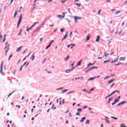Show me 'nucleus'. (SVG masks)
I'll return each instance as SVG.
<instances>
[{
    "instance_id": "1",
    "label": "nucleus",
    "mask_w": 127,
    "mask_h": 127,
    "mask_svg": "<svg viewBox=\"0 0 127 127\" xmlns=\"http://www.w3.org/2000/svg\"><path fill=\"white\" fill-rule=\"evenodd\" d=\"M21 20H22V15L21 14L19 17V21L17 26V28H18V27H19V25H20V23H21Z\"/></svg>"
},
{
    "instance_id": "2",
    "label": "nucleus",
    "mask_w": 127,
    "mask_h": 127,
    "mask_svg": "<svg viewBox=\"0 0 127 127\" xmlns=\"http://www.w3.org/2000/svg\"><path fill=\"white\" fill-rule=\"evenodd\" d=\"M4 49H6V50L5 51V56H6V54L7 53V52H8V50L9 49V44L6 45Z\"/></svg>"
},
{
    "instance_id": "3",
    "label": "nucleus",
    "mask_w": 127,
    "mask_h": 127,
    "mask_svg": "<svg viewBox=\"0 0 127 127\" xmlns=\"http://www.w3.org/2000/svg\"><path fill=\"white\" fill-rule=\"evenodd\" d=\"M18 10V8H16V10L15 11V13L14 14V18H15L16 15H17V13L18 12H20V9L19 11H17Z\"/></svg>"
},
{
    "instance_id": "4",
    "label": "nucleus",
    "mask_w": 127,
    "mask_h": 127,
    "mask_svg": "<svg viewBox=\"0 0 127 127\" xmlns=\"http://www.w3.org/2000/svg\"><path fill=\"white\" fill-rule=\"evenodd\" d=\"M117 92L119 94L120 93V91H119L118 90H115V91L112 92L110 95L107 96V98H109V97H111V96H112V95H114V94H115V93H117Z\"/></svg>"
},
{
    "instance_id": "5",
    "label": "nucleus",
    "mask_w": 127,
    "mask_h": 127,
    "mask_svg": "<svg viewBox=\"0 0 127 127\" xmlns=\"http://www.w3.org/2000/svg\"><path fill=\"white\" fill-rule=\"evenodd\" d=\"M67 36H68V32H66L65 33V35H64V38L62 39V41H63V40H64V39H66Z\"/></svg>"
},
{
    "instance_id": "6",
    "label": "nucleus",
    "mask_w": 127,
    "mask_h": 127,
    "mask_svg": "<svg viewBox=\"0 0 127 127\" xmlns=\"http://www.w3.org/2000/svg\"><path fill=\"white\" fill-rule=\"evenodd\" d=\"M93 69H98V67H95V66L91 67L88 70H87V71H92Z\"/></svg>"
},
{
    "instance_id": "7",
    "label": "nucleus",
    "mask_w": 127,
    "mask_h": 127,
    "mask_svg": "<svg viewBox=\"0 0 127 127\" xmlns=\"http://www.w3.org/2000/svg\"><path fill=\"white\" fill-rule=\"evenodd\" d=\"M2 67H3V61L1 62V66H0V72H2Z\"/></svg>"
},
{
    "instance_id": "8",
    "label": "nucleus",
    "mask_w": 127,
    "mask_h": 127,
    "mask_svg": "<svg viewBox=\"0 0 127 127\" xmlns=\"http://www.w3.org/2000/svg\"><path fill=\"white\" fill-rule=\"evenodd\" d=\"M74 19H75V22H77V20H78V19H81V18H80L79 17H78L77 16H74Z\"/></svg>"
},
{
    "instance_id": "9",
    "label": "nucleus",
    "mask_w": 127,
    "mask_h": 127,
    "mask_svg": "<svg viewBox=\"0 0 127 127\" xmlns=\"http://www.w3.org/2000/svg\"><path fill=\"white\" fill-rule=\"evenodd\" d=\"M37 23H38V22L35 23L31 27H30L29 28V30H30V29H31V28H33V27H34V26H35V25L37 24Z\"/></svg>"
},
{
    "instance_id": "10",
    "label": "nucleus",
    "mask_w": 127,
    "mask_h": 127,
    "mask_svg": "<svg viewBox=\"0 0 127 127\" xmlns=\"http://www.w3.org/2000/svg\"><path fill=\"white\" fill-rule=\"evenodd\" d=\"M125 60H126V58L125 57H121L119 59L120 61H125Z\"/></svg>"
},
{
    "instance_id": "11",
    "label": "nucleus",
    "mask_w": 127,
    "mask_h": 127,
    "mask_svg": "<svg viewBox=\"0 0 127 127\" xmlns=\"http://www.w3.org/2000/svg\"><path fill=\"white\" fill-rule=\"evenodd\" d=\"M35 58V56H34V54H33L32 56V57H31V60H32V61H33V60H34V59Z\"/></svg>"
},
{
    "instance_id": "12",
    "label": "nucleus",
    "mask_w": 127,
    "mask_h": 127,
    "mask_svg": "<svg viewBox=\"0 0 127 127\" xmlns=\"http://www.w3.org/2000/svg\"><path fill=\"white\" fill-rule=\"evenodd\" d=\"M21 48H22V46H21V47H19L18 49H17L16 52H19V51H20V50H21Z\"/></svg>"
},
{
    "instance_id": "13",
    "label": "nucleus",
    "mask_w": 127,
    "mask_h": 127,
    "mask_svg": "<svg viewBox=\"0 0 127 127\" xmlns=\"http://www.w3.org/2000/svg\"><path fill=\"white\" fill-rule=\"evenodd\" d=\"M95 41L96 42H99V41H100V36H97V39L96 40H95Z\"/></svg>"
},
{
    "instance_id": "14",
    "label": "nucleus",
    "mask_w": 127,
    "mask_h": 127,
    "mask_svg": "<svg viewBox=\"0 0 127 127\" xmlns=\"http://www.w3.org/2000/svg\"><path fill=\"white\" fill-rule=\"evenodd\" d=\"M73 69H67L65 71V73H70V72H72Z\"/></svg>"
},
{
    "instance_id": "15",
    "label": "nucleus",
    "mask_w": 127,
    "mask_h": 127,
    "mask_svg": "<svg viewBox=\"0 0 127 127\" xmlns=\"http://www.w3.org/2000/svg\"><path fill=\"white\" fill-rule=\"evenodd\" d=\"M95 63H96V62H94L93 64L89 63V64H88V65H87V68H89V67H90V66H91V65H94V64H95Z\"/></svg>"
},
{
    "instance_id": "16",
    "label": "nucleus",
    "mask_w": 127,
    "mask_h": 127,
    "mask_svg": "<svg viewBox=\"0 0 127 127\" xmlns=\"http://www.w3.org/2000/svg\"><path fill=\"white\" fill-rule=\"evenodd\" d=\"M114 81H115V79H112L108 82V84H111V83H112V82H114Z\"/></svg>"
},
{
    "instance_id": "17",
    "label": "nucleus",
    "mask_w": 127,
    "mask_h": 127,
    "mask_svg": "<svg viewBox=\"0 0 127 127\" xmlns=\"http://www.w3.org/2000/svg\"><path fill=\"white\" fill-rule=\"evenodd\" d=\"M85 120H86L85 117L82 118V119L80 120V123H83V122H84V121H85Z\"/></svg>"
},
{
    "instance_id": "18",
    "label": "nucleus",
    "mask_w": 127,
    "mask_h": 127,
    "mask_svg": "<svg viewBox=\"0 0 127 127\" xmlns=\"http://www.w3.org/2000/svg\"><path fill=\"white\" fill-rule=\"evenodd\" d=\"M94 79H96V77H91L88 79V81H92L94 80Z\"/></svg>"
},
{
    "instance_id": "19",
    "label": "nucleus",
    "mask_w": 127,
    "mask_h": 127,
    "mask_svg": "<svg viewBox=\"0 0 127 127\" xmlns=\"http://www.w3.org/2000/svg\"><path fill=\"white\" fill-rule=\"evenodd\" d=\"M119 57H118L117 58V59L115 61H112V62H111V63H114L117 62V61H118L119 60Z\"/></svg>"
},
{
    "instance_id": "20",
    "label": "nucleus",
    "mask_w": 127,
    "mask_h": 127,
    "mask_svg": "<svg viewBox=\"0 0 127 127\" xmlns=\"http://www.w3.org/2000/svg\"><path fill=\"white\" fill-rule=\"evenodd\" d=\"M120 127H127V126H125V124H124V123L121 124L120 125Z\"/></svg>"
},
{
    "instance_id": "21",
    "label": "nucleus",
    "mask_w": 127,
    "mask_h": 127,
    "mask_svg": "<svg viewBox=\"0 0 127 127\" xmlns=\"http://www.w3.org/2000/svg\"><path fill=\"white\" fill-rule=\"evenodd\" d=\"M81 63H82V60H81L79 62H78V63L77 64V66H80V65H81Z\"/></svg>"
},
{
    "instance_id": "22",
    "label": "nucleus",
    "mask_w": 127,
    "mask_h": 127,
    "mask_svg": "<svg viewBox=\"0 0 127 127\" xmlns=\"http://www.w3.org/2000/svg\"><path fill=\"white\" fill-rule=\"evenodd\" d=\"M88 40H90V35H88L87 36V38H86V41H88Z\"/></svg>"
},
{
    "instance_id": "23",
    "label": "nucleus",
    "mask_w": 127,
    "mask_h": 127,
    "mask_svg": "<svg viewBox=\"0 0 127 127\" xmlns=\"http://www.w3.org/2000/svg\"><path fill=\"white\" fill-rule=\"evenodd\" d=\"M58 17H59V18H60V17H62V18H64V17H65V16L59 15Z\"/></svg>"
},
{
    "instance_id": "24",
    "label": "nucleus",
    "mask_w": 127,
    "mask_h": 127,
    "mask_svg": "<svg viewBox=\"0 0 127 127\" xmlns=\"http://www.w3.org/2000/svg\"><path fill=\"white\" fill-rule=\"evenodd\" d=\"M69 56H67L66 58L64 59V60H65V61H68V59H69Z\"/></svg>"
},
{
    "instance_id": "25",
    "label": "nucleus",
    "mask_w": 127,
    "mask_h": 127,
    "mask_svg": "<svg viewBox=\"0 0 127 127\" xmlns=\"http://www.w3.org/2000/svg\"><path fill=\"white\" fill-rule=\"evenodd\" d=\"M104 54H105V57H108V56H109L110 55V54H107L106 53H104Z\"/></svg>"
},
{
    "instance_id": "26",
    "label": "nucleus",
    "mask_w": 127,
    "mask_h": 127,
    "mask_svg": "<svg viewBox=\"0 0 127 127\" xmlns=\"http://www.w3.org/2000/svg\"><path fill=\"white\" fill-rule=\"evenodd\" d=\"M77 112L78 113H81V112H82V109H81V108L78 109H77Z\"/></svg>"
},
{
    "instance_id": "27",
    "label": "nucleus",
    "mask_w": 127,
    "mask_h": 127,
    "mask_svg": "<svg viewBox=\"0 0 127 127\" xmlns=\"http://www.w3.org/2000/svg\"><path fill=\"white\" fill-rule=\"evenodd\" d=\"M13 93H14V91L11 92V93H10L8 95V98H9V97H10V96H11V95H12V94H13Z\"/></svg>"
},
{
    "instance_id": "28",
    "label": "nucleus",
    "mask_w": 127,
    "mask_h": 127,
    "mask_svg": "<svg viewBox=\"0 0 127 127\" xmlns=\"http://www.w3.org/2000/svg\"><path fill=\"white\" fill-rule=\"evenodd\" d=\"M75 5H77L78 7H80V6H81V3H76Z\"/></svg>"
},
{
    "instance_id": "29",
    "label": "nucleus",
    "mask_w": 127,
    "mask_h": 127,
    "mask_svg": "<svg viewBox=\"0 0 127 127\" xmlns=\"http://www.w3.org/2000/svg\"><path fill=\"white\" fill-rule=\"evenodd\" d=\"M121 12H122V11H118L117 12H115V14H119V13H121Z\"/></svg>"
},
{
    "instance_id": "30",
    "label": "nucleus",
    "mask_w": 127,
    "mask_h": 127,
    "mask_svg": "<svg viewBox=\"0 0 127 127\" xmlns=\"http://www.w3.org/2000/svg\"><path fill=\"white\" fill-rule=\"evenodd\" d=\"M108 62H111V60H109L108 61H105L104 63H108Z\"/></svg>"
},
{
    "instance_id": "31",
    "label": "nucleus",
    "mask_w": 127,
    "mask_h": 127,
    "mask_svg": "<svg viewBox=\"0 0 127 127\" xmlns=\"http://www.w3.org/2000/svg\"><path fill=\"white\" fill-rule=\"evenodd\" d=\"M50 46H51V45L50 44H49L48 46H47V47L46 48V50H47V49H48V48H49Z\"/></svg>"
},
{
    "instance_id": "32",
    "label": "nucleus",
    "mask_w": 127,
    "mask_h": 127,
    "mask_svg": "<svg viewBox=\"0 0 127 127\" xmlns=\"http://www.w3.org/2000/svg\"><path fill=\"white\" fill-rule=\"evenodd\" d=\"M105 121H106V122L107 124H110V121H109V120L106 119Z\"/></svg>"
},
{
    "instance_id": "33",
    "label": "nucleus",
    "mask_w": 127,
    "mask_h": 127,
    "mask_svg": "<svg viewBox=\"0 0 127 127\" xmlns=\"http://www.w3.org/2000/svg\"><path fill=\"white\" fill-rule=\"evenodd\" d=\"M90 123V121H89V120H86V123H85V124H86V125H87L88 124H89Z\"/></svg>"
},
{
    "instance_id": "34",
    "label": "nucleus",
    "mask_w": 127,
    "mask_h": 127,
    "mask_svg": "<svg viewBox=\"0 0 127 127\" xmlns=\"http://www.w3.org/2000/svg\"><path fill=\"white\" fill-rule=\"evenodd\" d=\"M112 119H114V120H118V118L114 117L113 116L111 117Z\"/></svg>"
},
{
    "instance_id": "35",
    "label": "nucleus",
    "mask_w": 127,
    "mask_h": 127,
    "mask_svg": "<svg viewBox=\"0 0 127 127\" xmlns=\"http://www.w3.org/2000/svg\"><path fill=\"white\" fill-rule=\"evenodd\" d=\"M11 57H12V54L10 55L9 58H8V60H10V59L11 58Z\"/></svg>"
},
{
    "instance_id": "36",
    "label": "nucleus",
    "mask_w": 127,
    "mask_h": 127,
    "mask_svg": "<svg viewBox=\"0 0 127 127\" xmlns=\"http://www.w3.org/2000/svg\"><path fill=\"white\" fill-rule=\"evenodd\" d=\"M53 42H54V40H52V41L50 42V45H51V44H52V43H53Z\"/></svg>"
},
{
    "instance_id": "37",
    "label": "nucleus",
    "mask_w": 127,
    "mask_h": 127,
    "mask_svg": "<svg viewBox=\"0 0 127 127\" xmlns=\"http://www.w3.org/2000/svg\"><path fill=\"white\" fill-rule=\"evenodd\" d=\"M126 103H127V102H126V101H123L122 102H121V105H124V104H126Z\"/></svg>"
},
{
    "instance_id": "38",
    "label": "nucleus",
    "mask_w": 127,
    "mask_h": 127,
    "mask_svg": "<svg viewBox=\"0 0 127 127\" xmlns=\"http://www.w3.org/2000/svg\"><path fill=\"white\" fill-rule=\"evenodd\" d=\"M115 65H123V64H122V63H119V64H115Z\"/></svg>"
},
{
    "instance_id": "39",
    "label": "nucleus",
    "mask_w": 127,
    "mask_h": 127,
    "mask_svg": "<svg viewBox=\"0 0 127 127\" xmlns=\"http://www.w3.org/2000/svg\"><path fill=\"white\" fill-rule=\"evenodd\" d=\"M118 102H119L118 99V100H115V101H114V103H115V104H117V103H118Z\"/></svg>"
},
{
    "instance_id": "40",
    "label": "nucleus",
    "mask_w": 127,
    "mask_h": 127,
    "mask_svg": "<svg viewBox=\"0 0 127 127\" xmlns=\"http://www.w3.org/2000/svg\"><path fill=\"white\" fill-rule=\"evenodd\" d=\"M101 11H102L101 10H99L98 12V14H101Z\"/></svg>"
},
{
    "instance_id": "41",
    "label": "nucleus",
    "mask_w": 127,
    "mask_h": 127,
    "mask_svg": "<svg viewBox=\"0 0 127 127\" xmlns=\"http://www.w3.org/2000/svg\"><path fill=\"white\" fill-rule=\"evenodd\" d=\"M67 91H68V90L65 89V90H64L63 91V93H65V92H67Z\"/></svg>"
},
{
    "instance_id": "42",
    "label": "nucleus",
    "mask_w": 127,
    "mask_h": 127,
    "mask_svg": "<svg viewBox=\"0 0 127 127\" xmlns=\"http://www.w3.org/2000/svg\"><path fill=\"white\" fill-rule=\"evenodd\" d=\"M23 67V66H21L20 67V71H22Z\"/></svg>"
},
{
    "instance_id": "43",
    "label": "nucleus",
    "mask_w": 127,
    "mask_h": 127,
    "mask_svg": "<svg viewBox=\"0 0 127 127\" xmlns=\"http://www.w3.org/2000/svg\"><path fill=\"white\" fill-rule=\"evenodd\" d=\"M61 32H63L64 31V29H61Z\"/></svg>"
},
{
    "instance_id": "44",
    "label": "nucleus",
    "mask_w": 127,
    "mask_h": 127,
    "mask_svg": "<svg viewBox=\"0 0 127 127\" xmlns=\"http://www.w3.org/2000/svg\"><path fill=\"white\" fill-rule=\"evenodd\" d=\"M115 105H116V103L113 102V103H112V106H115Z\"/></svg>"
},
{
    "instance_id": "45",
    "label": "nucleus",
    "mask_w": 127,
    "mask_h": 127,
    "mask_svg": "<svg viewBox=\"0 0 127 127\" xmlns=\"http://www.w3.org/2000/svg\"><path fill=\"white\" fill-rule=\"evenodd\" d=\"M76 116H80V113H76Z\"/></svg>"
},
{
    "instance_id": "46",
    "label": "nucleus",
    "mask_w": 127,
    "mask_h": 127,
    "mask_svg": "<svg viewBox=\"0 0 127 127\" xmlns=\"http://www.w3.org/2000/svg\"><path fill=\"white\" fill-rule=\"evenodd\" d=\"M113 86H115V83H113L111 86H110V87L111 88H113Z\"/></svg>"
},
{
    "instance_id": "47",
    "label": "nucleus",
    "mask_w": 127,
    "mask_h": 127,
    "mask_svg": "<svg viewBox=\"0 0 127 127\" xmlns=\"http://www.w3.org/2000/svg\"><path fill=\"white\" fill-rule=\"evenodd\" d=\"M73 92H74V91H72L71 92L68 93L67 95H69V94H71V93H73Z\"/></svg>"
},
{
    "instance_id": "48",
    "label": "nucleus",
    "mask_w": 127,
    "mask_h": 127,
    "mask_svg": "<svg viewBox=\"0 0 127 127\" xmlns=\"http://www.w3.org/2000/svg\"><path fill=\"white\" fill-rule=\"evenodd\" d=\"M62 89H63V87L60 88H58L57 90H62Z\"/></svg>"
},
{
    "instance_id": "49",
    "label": "nucleus",
    "mask_w": 127,
    "mask_h": 127,
    "mask_svg": "<svg viewBox=\"0 0 127 127\" xmlns=\"http://www.w3.org/2000/svg\"><path fill=\"white\" fill-rule=\"evenodd\" d=\"M61 2H62V3H64V2H65V1L64 0H62Z\"/></svg>"
},
{
    "instance_id": "50",
    "label": "nucleus",
    "mask_w": 127,
    "mask_h": 127,
    "mask_svg": "<svg viewBox=\"0 0 127 127\" xmlns=\"http://www.w3.org/2000/svg\"><path fill=\"white\" fill-rule=\"evenodd\" d=\"M108 78H111L110 75L109 76H107L105 78V79H108Z\"/></svg>"
},
{
    "instance_id": "51",
    "label": "nucleus",
    "mask_w": 127,
    "mask_h": 127,
    "mask_svg": "<svg viewBox=\"0 0 127 127\" xmlns=\"http://www.w3.org/2000/svg\"><path fill=\"white\" fill-rule=\"evenodd\" d=\"M125 26V22H123L122 24V26Z\"/></svg>"
},
{
    "instance_id": "52",
    "label": "nucleus",
    "mask_w": 127,
    "mask_h": 127,
    "mask_svg": "<svg viewBox=\"0 0 127 127\" xmlns=\"http://www.w3.org/2000/svg\"><path fill=\"white\" fill-rule=\"evenodd\" d=\"M26 50H27V49H25V51L23 52V54H24V53H25Z\"/></svg>"
},
{
    "instance_id": "53",
    "label": "nucleus",
    "mask_w": 127,
    "mask_h": 127,
    "mask_svg": "<svg viewBox=\"0 0 127 127\" xmlns=\"http://www.w3.org/2000/svg\"><path fill=\"white\" fill-rule=\"evenodd\" d=\"M0 39H2V36L0 34Z\"/></svg>"
},
{
    "instance_id": "54",
    "label": "nucleus",
    "mask_w": 127,
    "mask_h": 127,
    "mask_svg": "<svg viewBox=\"0 0 127 127\" xmlns=\"http://www.w3.org/2000/svg\"><path fill=\"white\" fill-rule=\"evenodd\" d=\"M69 117H72V114L71 113H70L69 114Z\"/></svg>"
},
{
    "instance_id": "55",
    "label": "nucleus",
    "mask_w": 127,
    "mask_h": 127,
    "mask_svg": "<svg viewBox=\"0 0 127 127\" xmlns=\"http://www.w3.org/2000/svg\"><path fill=\"white\" fill-rule=\"evenodd\" d=\"M98 60L103 59V58H102V57H99V58H98Z\"/></svg>"
},
{
    "instance_id": "56",
    "label": "nucleus",
    "mask_w": 127,
    "mask_h": 127,
    "mask_svg": "<svg viewBox=\"0 0 127 127\" xmlns=\"http://www.w3.org/2000/svg\"><path fill=\"white\" fill-rule=\"evenodd\" d=\"M114 76H115V74L111 75L110 77H114Z\"/></svg>"
},
{
    "instance_id": "57",
    "label": "nucleus",
    "mask_w": 127,
    "mask_h": 127,
    "mask_svg": "<svg viewBox=\"0 0 127 127\" xmlns=\"http://www.w3.org/2000/svg\"><path fill=\"white\" fill-rule=\"evenodd\" d=\"M52 0H49L48 1V2H51V1H52Z\"/></svg>"
},
{
    "instance_id": "58",
    "label": "nucleus",
    "mask_w": 127,
    "mask_h": 127,
    "mask_svg": "<svg viewBox=\"0 0 127 127\" xmlns=\"http://www.w3.org/2000/svg\"><path fill=\"white\" fill-rule=\"evenodd\" d=\"M112 100H113V98H110L109 100V102H111V101H112Z\"/></svg>"
},
{
    "instance_id": "59",
    "label": "nucleus",
    "mask_w": 127,
    "mask_h": 127,
    "mask_svg": "<svg viewBox=\"0 0 127 127\" xmlns=\"http://www.w3.org/2000/svg\"><path fill=\"white\" fill-rule=\"evenodd\" d=\"M4 41H5V38H4V39L3 40V42H4Z\"/></svg>"
},
{
    "instance_id": "60",
    "label": "nucleus",
    "mask_w": 127,
    "mask_h": 127,
    "mask_svg": "<svg viewBox=\"0 0 127 127\" xmlns=\"http://www.w3.org/2000/svg\"><path fill=\"white\" fill-rule=\"evenodd\" d=\"M121 33H122V31H120L119 32V34L120 35Z\"/></svg>"
},
{
    "instance_id": "61",
    "label": "nucleus",
    "mask_w": 127,
    "mask_h": 127,
    "mask_svg": "<svg viewBox=\"0 0 127 127\" xmlns=\"http://www.w3.org/2000/svg\"><path fill=\"white\" fill-rule=\"evenodd\" d=\"M118 106H122V104L120 103H119L118 105Z\"/></svg>"
},
{
    "instance_id": "62",
    "label": "nucleus",
    "mask_w": 127,
    "mask_h": 127,
    "mask_svg": "<svg viewBox=\"0 0 127 127\" xmlns=\"http://www.w3.org/2000/svg\"><path fill=\"white\" fill-rule=\"evenodd\" d=\"M72 35V32H70V34H69V36H71Z\"/></svg>"
},
{
    "instance_id": "63",
    "label": "nucleus",
    "mask_w": 127,
    "mask_h": 127,
    "mask_svg": "<svg viewBox=\"0 0 127 127\" xmlns=\"http://www.w3.org/2000/svg\"><path fill=\"white\" fill-rule=\"evenodd\" d=\"M50 26L53 27V26H54V24L50 25Z\"/></svg>"
},
{
    "instance_id": "64",
    "label": "nucleus",
    "mask_w": 127,
    "mask_h": 127,
    "mask_svg": "<svg viewBox=\"0 0 127 127\" xmlns=\"http://www.w3.org/2000/svg\"><path fill=\"white\" fill-rule=\"evenodd\" d=\"M26 64V62L24 63V64L23 65H22L23 67V66H24Z\"/></svg>"
}]
</instances>
